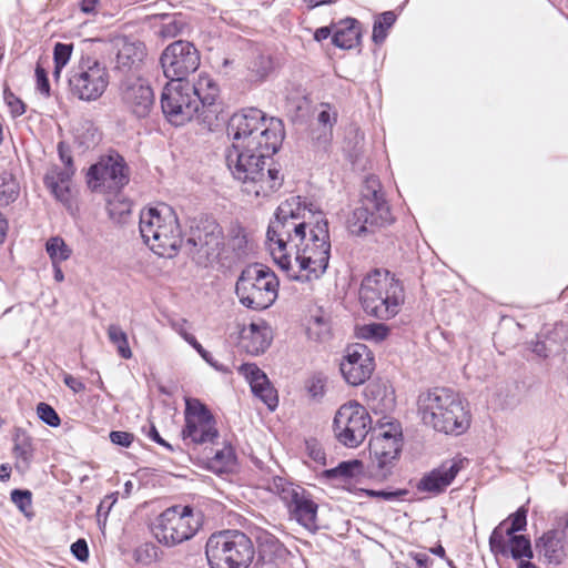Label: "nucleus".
Wrapping results in <instances>:
<instances>
[{
	"label": "nucleus",
	"instance_id": "nucleus-57",
	"mask_svg": "<svg viewBox=\"0 0 568 568\" xmlns=\"http://www.w3.org/2000/svg\"><path fill=\"white\" fill-rule=\"evenodd\" d=\"M148 435H149V437H150L152 440H154V442H155V443H158L159 445H161V446L165 447L166 449H169V450L173 452V447H172V446H171L166 440H164V439L160 436V434H159V432H158V429H156V427H155L154 425H151V427H150V430H149Z\"/></svg>",
	"mask_w": 568,
	"mask_h": 568
},
{
	"label": "nucleus",
	"instance_id": "nucleus-9",
	"mask_svg": "<svg viewBox=\"0 0 568 568\" xmlns=\"http://www.w3.org/2000/svg\"><path fill=\"white\" fill-rule=\"evenodd\" d=\"M235 293L243 306L256 311L265 310L277 298V276L265 265H248L237 278Z\"/></svg>",
	"mask_w": 568,
	"mask_h": 568
},
{
	"label": "nucleus",
	"instance_id": "nucleus-38",
	"mask_svg": "<svg viewBox=\"0 0 568 568\" xmlns=\"http://www.w3.org/2000/svg\"><path fill=\"white\" fill-rule=\"evenodd\" d=\"M72 44L58 42L53 49L54 77H59L62 69L68 64L72 54Z\"/></svg>",
	"mask_w": 568,
	"mask_h": 568
},
{
	"label": "nucleus",
	"instance_id": "nucleus-53",
	"mask_svg": "<svg viewBox=\"0 0 568 568\" xmlns=\"http://www.w3.org/2000/svg\"><path fill=\"white\" fill-rule=\"evenodd\" d=\"M63 382L74 393H81L85 389V385L80 379L70 374L64 375Z\"/></svg>",
	"mask_w": 568,
	"mask_h": 568
},
{
	"label": "nucleus",
	"instance_id": "nucleus-55",
	"mask_svg": "<svg viewBox=\"0 0 568 568\" xmlns=\"http://www.w3.org/2000/svg\"><path fill=\"white\" fill-rule=\"evenodd\" d=\"M7 101H8V104L10 106V109H11V112L16 116H19V115H21V114H23L26 112L23 102L21 100H19L18 98H16L13 94L8 97Z\"/></svg>",
	"mask_w": 568,
	"mask_h": 568
},
{
	"label": "nucleus",
	"instance_id": "nucleus-11",
	"mask_svg": "<svg viewBox=\"0 0 568 568\" xmlns=\"http://www.w3.org/2000/svg\"><path fill=\"white\" fill-rule=\"evenodd\" d=\"M403 447L397 425L388 424L375 430L369 439V471L373 477L386 479L395 467Z\"/></svg>",
	"mask_w": 568,
	"mask_h": 568
},
{
	"label": "nucleus",
	"instance_id": "nucleus-56",
	"mask_svg": "<svg viewBox=\"0 0 568 568\" xmlns=\"http://www.w3.org/2000/svg\"><path fill=\"white\" fill-rule=\"evenodd\" d=\"M308 393L313 398H320L324 395V384L323 382L317 379H312L308 385Z\"/></svg>",
	"mask_w": 568,
	"mask_h": 568
},
{
	"label": "nucleus",
	"instance_id": "nucleus-48",
	"mask_svg": "<svg viewBox=\"0 0 568 568\" xmlns=\"http://www.w3.org/2000/svg\"><path fill=\"white\" fill-rule=\"evenodd\" d=\"M388 329L383 324H371L363 328V336L382 341L387 336Z\"/></svg>",
	"mask_w": 568,
	"mask_h": 568
},
{
	"label": "nucleus",
	"instance_id": "nucleus-45",
	"mask_svg": "<svg viewBox=\"0 0 568 568\" xmlns=\"http://www.w3.org/2000/svg\"><path fill=\"white\" fill-rule=\"evenodd\" d=\"M273 68L272 60L270 55L260 54L253 63V71L256 73L258 78L266 77Z\"/></svg>",
	"mask_w": 568,
	"mask_h": 568
},
{
	"label": "nucleus",
	"instance_id": "nucleus-27",
	"mask_svg": "<svg viewBox=\"0 0 568 568\" xmlns=\"http://www.w3.org/2000/svg\"><path fill=\"white\" fill-rule=\"evenodd\" d=\"M272 341V332L270 326L261 321L251 323L247 328L243 331L242 344L245 351L252 355H260L264 353L270 346Z\"/></svg>",
	"mask_w": 568,
	"mask_h": 568
},
{
	"label": "nucleus",
	"instance_id": "nucleus-28",
	"mask_svg": "<svg viewBox=\"0 0 568 568\" xmlns=\"http://www.w3.org/2000/svg\"><path fill=\"white\" fill-rule=\"evenodd\" d=\"M361 24L356 19L347 18L339 22L332 41L341 49H352L359 43Z\"/></svg>",
	"mask_w": 568,
	"mask_h": 568
},
{
	"label": "nucleus",
	"instance_id": "nucleus-29",
	"mask_svg": "<svg viewBox=\"0 0 568 568\" xmlns=\"http://www.w3.org/2000/svg\"><path fill=\"white\" fill-rule=\"evenodd\" d=\"M194 97L200 99V109L203 113L209 111L219 97V87L216 82L209 75L201 73L194 83H191Z\"/></svg>",
	"mask_w": 568,
	"mask_h": 568
},
{
	"label": "nucleus",
	"instance_id": "nucleus-37",
	"mask_svg": "<svg viewBox=\"0 0 568 568\" xmlns=\"http://www.w3.org/2000/svg\"><path fill=\"white\" fill-rule=\"evenodd\" d=\"M235 462V454L230 445H224L223 448L217 449L210 459L211 468L216 471H224L231 468Z\"/></svg>",
	"mask_w": 568,
	"mask_h": 568
},
{
	"label": "nucleus",
	"instance_id": "nucleus-46",
	"mask_svg": "<svg viewBox=\"0 0 568 568\" xmlns=\"http://www.w3.org/2000/svg\"><path fill=\"white\" fill-rule=\"evenodd\" d=\"M183 338L201 355V357L209 363L211 366L220 369L216 363L213 361L212 355L204 349V347L196 341L192 334L183 333Z\"/></svg>",
	"mask_w": 568,
	"mask_h": 568
},
{
	"label": "nucleus",
	"instance_id": "nucleus-42",
	"mask_svg": "<svg viewBox=\"0 0 568 568\" xmlns=\"http://www.w3.org/2000/svg\"><path fill=\"white\" fill-rule=\"evenodd\" d=\"M271 410H274L278 404V397L275 388L268 382L264 388L255 394Z\"/></svg>",
	"mask_w": 568,
	"mask_h": 568
},
{
	"label": "nucleus",
	"instance_id": "nucleus-61",
	"mask_svg": "<svg viewBox=\"0 0 568 568\" xmlns=\"http://www.w3.org/2000/svg\"><path fill=\"white\" fill-rule=\"evenodd\" d=\"M414 559L416 560L418 568H428L429 557L426 554H416Z\"/></svg>",
	"mask_w": 568,
	"mask_h": 568
},
{
	"label": "nucleus",
	"instance_id": "nucleus-3",
	"mask_svg": "<svg viewBox=\"0 0 568 568\" xmlns=\"http://www.w3.org/2000/svg\"><path fill=\"white\" fill-rule=\"evenodd\" d=\"M417 413L426 426L445 434L460 435L470 425V415L460 395L446 387L422 392Z\"/></svg>",
	"mask_w": 568,
	"mask_h": 568
},
{
	"label": "nucleus",
	"instance_id": "nucleus-1",
	"mask_svg": "<svg viewBox=\"0 0 568 568\" xmlns=\"http://www.w3.org/2000/svg\"><path fill=\"white\" fill-rule=\"evenodd\" d=\"M270 254L285 275L308 283L320 280L328 267L331 239L322 211L302 206L300 196L281 203L266 232Z\"/></svg>",
	"mask_w": 568,
	"mask_h": 568
},
{
	"label": "nucleus",
	"instance_id": "nucleus-17",
	"mask_svg": "<svg viewBox=\"0 0 568 568\" xmlns=\"http://www.w3.org/2000/svg\"><path fill=\"white\" fill-rule=\"evenodd\" d=\"M184 422L181 433L184 442L202 445L219 437L214 416L197 398H185Z\"/></svg>",
	"mask_w": 568,
	"mask_h": 568
},
{
	"label": "nucleus",
	"instance_id": "nucleus-49",
	"mask_svg": "<svg viewBox=\"0 0 568 568\" xmlns=\"http://www.w3.org/2000/svg\"><path fill=\"white\" fill-rule=\"evenodd\" d=\"M134 436L128 432L113 430L110 433V440L114 445L129 447L133 442Z\"/></svg>",
	"mask_w": 568,
	"mask_h": 568
},
{
	"label": "nucleus",
	"instance_id": "nucleus-52",
	"mask_svg": "<svg viewBox=\"0 0 568 568\" xmlns=\"http://www.w3.org/2000/svg\"><path fill=\"white\" fill-rule=\"evenodd\" d=\"M317 120L324 126L328 125L329 128L336 122V113H331L329 108L326 105L317 116Z\"/></svg>",
	"mask_w": 568,
	"mask_h": 568
},
{
	"label": "nucleus",
	"instance_id": "nucleus-13",
	"mask_svg": "<svg viewBox=\"0 0 568 568\" xmlns=\"http://www.w3.org/2000/svg\"><path fill=\"white\" fill-rule=\"evenodd\" d=\"M129 181L130 169L124 158L115 151L100 156L87 173L88 186L97 193H118Z\"/></svg>",
	"mask_w": 568,
	"mask_h": 568
},
{
	"label": "nucleus",
	"instance_id": "nucleus-36",
	"mask_svg": "<svg viewBox=\"0 0 568 568\" xmlns=\"http://www.w3.org/2000/svg\"><path fill=\"white\" fill-rule=\"evenodd\" d=\"M241 372L250 383L251 389L255 395L270 382L266 374L261 371L255 364H243Z\"/></svg>",
	"mask_w": 568,
	"mask_h": 568
},
{
	"label": "nucleus",
	"instance_id": "nucleus-59",
	"mask_svg": "<svg viewBox=\"0 0 568 568\" xmlns=\"http://www.w3.org/2000/svg\"><path fill=\"white\" fill-rule=\"evenodd\" d=\"M554 530L560 532V537L564 540H568V515L559 519L557 527Z\"/></svg>",
	"mask_w": 568,
	"mask_h": 568
},
{
	"label": "nucleus",
	"instance_id": "nucleus-23",
	"mask_svg": "<svg viewBox=\"0 0 568 568\" xmlns=\"http://www.w3.org/2000/svg\"><path fill=\"white\" fill-rule=\"evenodd\" d=\"M71 170H60V166L53 165L44 174L43 182L54 199L68 209L72 207L73 199L71 192L72 183Z\"/></svg>",
	"mask_w": 568,
	"mask_h": 568
},
{
	"label": "nucleus",
	"instance_id": "nucleus-10",
	"mask_svg": "<svg viewBox=\"0 0 568 568\" xmlns=\"http://www.w3.org/2000/svg\"><path fill=\"white\" fill-rule=\"evenodd\" d=\"M268 489L283 501L291 519L310 531L317 529L318 506L304 487L285 478L274 477L268 484Z\"/></svg>",
	"mask_w": 568,
	"mask_h": 568
},
{
	"label": "nucleus",
	"instance_id": "nucleus-24",
	"mask_svg": "<svg viewBox=\"0 0 568 568\" xmlns=\"http://www.w3.org/2000/svg\"><path fill=\"white\" fill-rule=\"evenodd\" d=\"M114 45L118 50L116 68L123 71L138 69L146 55L144 43L136 39L121 37Z\"/></svg>",
	"mask_w": 568,
	"mask_h": 568
},
{
	"label": "nucleus",
	"instance_id": "nucleus-16",
	"mask_svg": "<svg viewBox=\"0 0 568 568\" xmlns=\"http://www.w3.org/2000/svg\"><path fill=\"white\" fill-rule=\"evenodd\" d=\"M161 108L170 123L183 125L200 113V99L189 81L168 82L161 95Z\"/></svg>",
	"mask_w": 568,
	"mask_h": 568
},
{
	"label": "nucleus",
	"instance_id": "nucleus-5",
	"mask_svg": "<svg viewBox=\"0 0 568 568\" xmlns=\"http://www.w3.org/2000/svg\"><path fill=\"white\" fill-rule=\"evenodd\" d=\"M139 226L144 243L159 256L173 257L183 244L178 215L170 205L142 211Z\"/></svg>",
	"mask_w": 568,
	"mask_h": 568
},
{
	"label": "nucleus",
	"instance_id": "nucleus-39",
	"mask_svg": "<svg viewBox=\"0 0 568 568\" xmlns=\"http://www.w3.org/2000/svg\"><path fill=\"white\" fill-rule=\"evenodd\" d=\"M508 520H510V525H505L504 537L525 530L527 526V510L524 507H520L516 513L509 516Z\"/></svg>",
	"mask_w": 568,
	"mask_h": 568
},
{
	"label": "nucleus",
	"instance_id": "nucleus-12",
	"mask_svg": "<svg viewBox=\"0 0 568 568\" xmlns=\"http://www.w3.org/2000/svg\"><path fill=\"white\" fill-rule=\"evenodd\" d=\"M182 245L199 264L215 261L224 245L222 227L213 219L193 220Z\"/></svg>",
	"mask_w": 568,
	"mask_h": 568
},
{
	"label": "nucleus",
	"instance_id": "nucleus-62",
	"mask_svg": "<svg viewBox=\"0 0 568 568\" xmlns=\"http://www.w3.org/2000/svg\"><path fill=\"white\" fill-rule=\"evenodd\" d=\"M329 36H331V30L327 27H322V28L317 29L315 32V39L318 41L325 40Z\"/></svg>",
	"mask_w": 568,
	"mask_h": 568
},
{
	"label": "nucleus",
	"instance_id": "nucleus-33",
	"mask_svg": "<svg viewBox=\"0 0 568 568\" xmlns=\"http://www.w3.org/2000/svg\"><path fill=\"white\" fill-rule=\"evenodd\" d=\"M45 251L52 264H61L72 255V248L61 236H52L45 242Z\"/></svg>",
	"mask_w": 568,
	"mask_h": 568
},
{
	"label": "nucleus",
	"instance_id": "nucleus-41",
	"mask_svg": "<svg viewBox=\"0 0 568 568\" xmlns=\"http://www.w3.org/2000/svg\"><path fill=\"white\" fill-rule=\"evenodd\" d=\"M38 417L47 425L51 427H58L60 425V417L57 412L47 403H39L37 406Z\"/></svg>",
	"mask_w": 568,
	"mask_h": 568
},
{
	"label": "nucleus",
	"instance_id": "nucleus-8",
	"mask_svg": "<svg viewBox=\"0 0 568 568\" xmlns=\"http://www.w3.org/2000/svg\"><path fill=\"white\" fill-rule=\"evenodd\" d=\"M202 524L201 513L191 506L166 508L151 523L153 537L165 547H174L195 536Z\"/></svg>",
	"mask_w": 568,
	"mask_h": 568
},
{
	"label": "nucleus",
	"instance_id": "nucleus-26",
	"mask_svg": "<svg viewBox=\"0 0 568 568\" xmlns=\"http://www.w3.org/2000/svg\"><path fill=\"white\" fill-rule=\"evenodd\" d=\"M368 407L375 414H386L395 407V392L392 386L382 382L369 383L364 390Z\"/></svg>",
	"mask_w": 568,
	"mask_h": 568
},
{
	"label": "nucleus",
	"instance_id": "nucleus-47",
	"mask_svg": "<svg viewBox=\"0 0 568 568\" xmlns=\"http://www.w3.org/2000/svg\"><path fill=\"white\" fill-rule=\"evenodd\" d=\"M11 500L20 510L26 511L31 506V493L29 490L14 489L11 493Z\"/></svg>",
	"mask_w": 568,
	"mask_h": 568
},
{
	"label": "nucleus",
	"instance_id": "nucleus-20",
	"mask_svg": "<svg viewBox=\"0 0 568 568\" xmlns=\"http://www.w3.org/2000/svg\"><path fill=\"white\" fill-rule=\"evenodd\" d=\"M466 463L467 459L459 456L445 460L419 479L417 490L434 495L445 491Z\"/></svg>",
	"mask_w": 568,
	"mask_h": 568
},
{
	"label": "nucleus",
	"instance_id": "nucleus-21",
	"mask_svg": "<svg viewBox=\"0 0 568 568\" xmlns=\"http://www.w3.org/2000/svg\"><path fill=\"white\" fill-rule=\"evenodd\" d=\"M506 521H501L489 537V547L493 554L504 557L510 556L515 560H530L534 557V550L530 539L524 535H511L509 541L504 537V527Z\"/></svg>",
	"mask_w": 568,
	"mask_h": 568
},
{
	"label": "nucleus",
	"instance_id": "nucleus-31",
	"mask_svg": "<svg viewBox=\"0 0 568 568\" xmlns=\"http://www.w3.org/2000/svg\"><path fill=\"white\" fill-rule=\"evenodd\" d=\"M363 470V462L358 459H352L342 462L334 468L326 469L324 471V476L328 479H339L343 481H348L362 475Z\"/></svg>",
	"mask_w": 568,
	"mask_h": 568
},
{
	"label": "nucleus",
	"instance_id": "nucleus-64",
	"mask_svg": "<svg viewBox=\"0 0 568 568\" xmlns=\"http://www.w3.org/2000/svg\"><path fill=\"white\" fill-rule=\"evenodd\" d=\"M53 267V277L57 282H62L64 280V274L61 270L60 264H52Z\"/></svg>",
	"mask_w": 568,
	"mask_h": 568
},
{
	"label": "nucleus",
	"instance_id": "nucleus-30",
	"mask_svg": "<svg viewBox=\"0 0 568 568\" xmlns=\"http://www.w3.org/2000/svg\"><path fill=\"white\" fill-rule=\"evenodd\" d=\"M153 19L160 20L159 36L164 39L182 36L189 30V22L182 13H162L153 16Z\"/></svg>",
	"mask_w": 568,
	"mask_h": 568
},
{
	"label": "nucleus",
	"instance_id": "nucleus-19",
	"mask_svg": "<svg viewBox=\"0 0 568 568\" xmlns=\"http://www.w3.org/2000/svg\"><path fill=\"white\" fill-rule=\"evenodd\" d=\"M375 368L374 356L369 348L361 343L348 346L339 364L344 379L353 386L365 383Z\"/></svg>",
	"mask_w": 568,
	"mask_h": 568
},
{
	"label": "nucleus",
	"instance_id": "nucleus-40",
	"mask_svg": "<svg viewBox=\"0 0 568 568\" xmlns=\"http://www.w3.org/2000/svg\"><path fill=\"white\" fill-rule=\"evenodd\" d=\"M13 452L18 460V465L22 463L24 467H28L32 458L31 440L27 437L17 438Z\"/></svg>",
	"mask_w": 568,
	"mask_h": 568
},
{
	"label": "nucleus",
	"instance_id": "nucleus-63",
	"mask_svg": "<svg viewBox=\"0 0 568 568\" xmlns=\"http://www.w3.org/2000/svg\"><path fill=\"white\" fill-rule=\"evenodd\" d=\"M245 243H246V240H245V236H243V235L242 236L237 235L232 240L233 248H237L239 251H242Z\"/></svg>",
	"mask_w": 568,
	"mask_h": 568
},
{
	"label": "nucleus",
	"instance_id": "nucleus-60",
	"mask_svg": "<svg viewBox=\"0 0 568 568\" xmlns=\"http://www.w3.org/2000/svg\"><path fill=\"white\" fill-rule=\"evenodd\" d=\"M99 0H82L80 3V9L83 13L90 14L94 13L97 10V6Z\"/></svg>",
	"mask_w": 568,
	"mask_h": 568
},
{
	"label": "nucleus",
	"instance_id": "nucleus-2",
	"mask_svg": "<svg viewBox=\"0 0 568 568\" xmlns=\"http://www.w3.org/2000/svg\"><path fill=\"white\" fill-rule=\"evenodd\" d=\"M232 146L225 152L226 166L232 176L255 196H267L277 191L284 181L273 166L272 155L284 138L283 122L266 118L255 108L233 114L227 123Z\"/></svg>",
	"mask_w": 568,
	"mask_h": 568
},
{
	"label": "nucleus",
	"instance_id": "nucleus-51",
	"mask_svg": "<svg viewBox=\"0 0 568 568\" xmlns=\"http://www.w3.org/2000/svg\"><path fill=\"white\" fill-rule=\"evenodd\" d=\"M72 555L80 561H85L89 558V548L84 539H78L71 545Z\"/></svg>",
	"mask_w": 568,
	"mask_h": 568
},
{
	"label": "nucleus",
	"instance_id": "nucleus-54",
	"mask_svg": "<svg viewBox=\"0 0 568 568\" xmlns=\"http://www.w3.org/2000/svg\"><path fill=\"white\" fill-rule=\"evenodd\" d=\"M59 156H60V160L62 161V163L64 164V166L60 168V170H69L70 169L72 172V175H74L75 168L73 165L72 156L69 152L63 150L62 144L59 145Z\"/></svg>",
	"mask_w": 568,
	"mask_h": 568
},
{
	"label": "nucleus",
	"instance_id": "nucleus-14",
	"mask_svg": "<svg viewBox=\"0 0 568 568\" xmlns=\"http://www.w3.org/2000/svg\"><path fill=\"white\" fill-rule=\"evenodd\" d=\"M109 84V72L97 59L82 57L72 68L69 87L71 93L83 101H95Z\"/></svg>",
	"mask_w": 568,
	"mask_h": 568
},
{
	"label": "nucleus",
	"instance_id": "nucleus-32",
	"mask_svg": "<svg viewBox=\"0 0 568 568\" xmlns=\"http://www.w3.org/2000/svg\"><path fill=\"white\" fill-rule=\"evenodd\" d=\"M567 329L564 325L556 326L554 331L547 336L545 339L536 341L532 344L531 351L539 357H548L551 354H557L560 352V346L557 344V338H560L566 334Z\"/></svg>",
	"mask_w": 568,
	"mask_h": 568
},
{
	"label": "nucleus",
	"instance_id": "nucleus-58",
	"mask_svg": "<svg viewBox=\"0 0 568 568\" xmlns=\"http://www.w3.org/2000/svg\"><path fill=\"white\" fill-rule=\"evenodd\" d=\"M367 494L369 496L383 498L385 500H394L402 495L400 491H386V490H368Z\"/></svg>",
	"mask_w": 568,
	"mask_h": 568
},
{
	"label": "nucleus",
	"instance_id": "nucleus-18",
	"mask_svg": "<svg viewBox=\"0 0 568 568\" xmlns=\"http://www.w3.org/2000/svg\"><path fill=\"white\" fill-rule=\"evenodd\" d=\"M160 63L170 82L186 81L200 65V53L193 43L178 40L163 50Z\"/></svg>",
	"mask_w": 568,
	"mask_h": 568
},
{
	"label": "nucleus",
	"instance_id": "nucleus-22",
	"mask_svg": "<svg viewBox=\"0 0 568 568\" xmlns=\"http://www.w3.org/2000/svg\"><path fill=\"white\" fill-rule=\"evenodd\" d=\"M124 105L138 118L146 116L153 104L154 94L151 87L142 79H128L121 87Z\"/></svg>",
	"mask_w": 568,
	"mask_h": 568
},
{
	"label": "nucleus",
	"instance_id": "nucleus-34",
	"mask_svg": "<svg viewBox=\"0 0 568 568\" xmlns=\"http://www.w3.org/2000/svg\"><path fill=\"white\" fill-rule=\"evenodd\" d=\"M109 341L115 346L118 354L124 358L129 359L132 357V351L129 345L128 335L118 324L109 325L108 329Z\"/></svg>",
	"mask_w": 568,
	"mask_h": 568
},
{
	"label": "nucleus",
	"instance_id": "nucleus-43",
	"mask_svg": "<svg viewBox=\"0 0 568 568\" xmlns=\"http://www.w3.org/2000/svg\"><path fill=\"white\" fill-rule=\"evenodd\" d=\"M109 212L112 217L121 219L131 212L132 203L126 199L109 200Z\"/></svg>",
	"mask_w": 568,
	"mask_h": 568
},
{
	"label": "nucleus",
	"instance_id": "nucleus-4",
	"mask_svg": "<svg viewBox=\"0 0 568 568\" xmlns=\"http://www.w3.org/2000/svg\"><path fill=\"white\" fill-rule=\"evenodd\" d=\"M359 301L366 314L387 321L396 316L405 302L399 280L387 270H374L362 281Z\"/></svg>",
	"mask_w": 568,
	"mask_h": 568
},
{
	"label": "nucleus",
	"instance_id": "nucleus-15",
	"mask_svg": "<svg viewBox=\"0 0 568 568\" xmlns=\"http://www.w3.org/2000/svg\"><path fill=\"white\" fill-rule=\"evenodd\" d=\"M337 440L346 447L359 446L372 428V418L367 409L356 400L343 404L333 422Z\"/></svg>",
	"mask_w": 568,
	"mask_h": 568
},
{
	"label": "nucleus",
	"instance_id": "nucleus-44",
	"mask_svg": "<svg viewBox=\"0 0 568 568\" xmlns=\"http://www.w3.org/2000/svg\"><path fill=\"white\" fill-rule=\"evenodd\" d=\"M306 450L308 456L316 463L325 465L326 464V454L322 447V445L315 440L310 439L306 440Z\"/></svg>",
	"mask_w": 568,
	"mask_h": 568
},
{
	"label": "nucleus",
	"instance_id": "nucleus-50",
	"mask_svg": "<svg viewBox=\"0 0 568 568\" xmlns=\"http://www.w3.org/2000/svg\"><path fill=\"white\" fill-rule=\"evenodd\" d=\"M36 78H37V88H38V90L42 94L49 95V93H50V84H49L48 75H47L45 70L42 67H40V65H37V68H36Z\"/></svg>",
	"mask_w": 568,
	"mask_h": 568
},
{
	"label": "nucleus",
	"instance_id": "nucleus-35",
	"mask_svg": "<svg viewBox=\"0 0 568 568\" xmlns=\"http://www.w3.org/2000/svg\"><path fill=\"white\" fill-rule=\"evenodd\" d=\"M396 21V14L393 11L381 13L374 21L372 39L376 44H381L387 37V31Z\"/></svg>",
	"mask_w": 568,
	"mask_h": 568
},
{
	"label": "nucleus",
	"instance_id": "nucleus-25",
	"mask_svg": "<svg viewBox=\"0 0 568 568\" xmlns=\"http://www.w3.org/2000/svg\"><path fill=\"white\" fill-rule=\"evenodd\" d=\"M535 550L539 558L549 565H560L566 557L565 540L560 537V532L554 529L536 539Z\"/></svg>",
	"mask_w": 568,
	"mask_h": 568
},
{
	"label": "nucleus",
	"instance_id": "nucleus-7",
	"mask_svg": "<svg viewBox=\"0 0 568 568\" xmlns=\"http://www.w3.org/2000/svg\"><path fill=\"white\" fill-rule=\"evenodd\" d=\"M361 202V206L354 210L348 220V230L353 235L365 236L393 222L389 205L384 199L377 176L371 175L365 179Z\"/></svg>",
	"mask_w": 568,
	"mask_h": 568
},
{
	"label": "nucleus",
	"instance_id": "nucleus-6",
	"mask_svg": "<svg viewBox=\"0 0 568 568\" xmlns=\"http://www.w3.org/2000/svg\"><path fill=\"white\" fill-rule=\"evenodd\" d=\"M254 554L251 538L236 529L214 532L205 545V556L211 568H248Z\"/></svg>",
	"mask_w": 568,
	"mask_h": 568
}]
</instances>
